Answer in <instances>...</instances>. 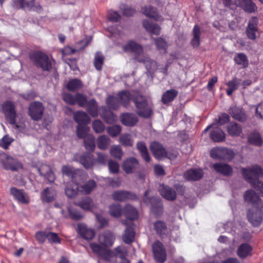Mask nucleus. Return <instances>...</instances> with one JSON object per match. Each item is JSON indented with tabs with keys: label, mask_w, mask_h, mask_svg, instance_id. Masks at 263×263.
<instances>
[{
	"label": "nucleus",
	"mask_w": 263,
	"mask_h": 263,
	"mask_svg": "<svg viewBox=\"0 0 263 263\" xmlns=\"http://www.w3.org/2000/svg\"><path fill=\"white\" fill-rule=\"evenodd\" d=\"M249 142L256 146H260L262 143V140L257 132H252L248 137Z\"/></svg>",
	"instance_id": "nucleus-48"
},
{
	"label": "nucleus",
	"mask_w": 263,
	"mask_h": 263,
	"mask_svg": "<svg viewBox=\"0 0 263 263\" xmlns=\"http://www.w3.org/2000/svg\"><path fill=\"white\" fill-rule=\"evenodd\" d=\"M115 240V237L113 233L109 231H106L98 236L99 242L105 248L112 246Z\"/></svg>",
	"instance_id": "nucleus-11"
},
{
	"label": "nucleus",
	"mask_w": 263,
	"mask_h": 263,
	"mask_svg": "<svg viewBox=\"0 0 263 263\" xmlns=\"http://www.w3.org/2000/svg\"><path fill=\"white\" fill-rule=\"evenodd\" d=\"M230 114L234 119L239 121H245L246 119V115L240 107H231L230 108Z\"/></svg>",
	"instance_id": "nucleus-26"
},
{
	"label": "nucleus",
	"mask_w": 263,
	"mask_h": 263,
	"mask_svg": "<svg viewBox=\"0 0 263 263\" xmlns=\"http://www.w3.org/2000/svg\"><path fill=\"white\" fill-rule=\"evenodd\" d=\"M223 147H215L211 149L210 152V156L212 158L215 159H221L223 157Z\"/></svg>",
	"instance_id": "nucleus-59"
},
{
	"label": "nucleus",
	"mask_w": 263,
	"mask_h": 263,
	"mask_svg": "<svg viewBox=\"0 0 263 263\" xmlns=\"http://www.w3.org/2000/svg\"><path fill=\"white\" fill-rule=\"evenodd\" d=\"M132 195L125 191H118L113 193L112 198L115 200L124 201L127 199H132Z\"/></svg>",
	"instance_id": "nucleus-49"
},
{
	"label": "nucleus",
	"mask_w": 263,
	"mask_h": 263,
	"mask_svg": "<svg viewBox=\"0 0 263 263\" xmlns=\"http://www.w3.org/2000/svg\"><path fill=\"white\" fill-rule=\"evenodd\" d=\"M142 13L147 17L159 21V16L155 8L151 6H145L142 9Z\"/></svg>",
	"instance_id": "nucleus-43"
},
{
	"label": "nucleus",
	"mask_w": 263,
	"mask_h": 263,
	"mask_svg": "<svg viewBox=\"0 0 263 263\" xmlns=\"http://www.w3.org/2000/svg\"><path fill=\"white\" fill-rule=\"evenodd\" d=\"M153 252L155 260L163 263L166 259V254L163 244L159 241H156L152 246Z\"/></svg>",
	"instance_id": "nucleus-8"
},
{
	"label": "nucleus",
	"mask_w": 263,
	"mask_h": 263,
	"mask_svg": "<svg viewBox=\"0 0 263 263\" xmlns=\"http://www.w3.org/2000/svg\"><path fill=\"white\" fill-rule=\"evenodd\" d=\"M213 168L218 173L226 176L231 174L232 172L231 167L225 163H215L213 164Z\"/></svg>",
	"instance_id": "nucleus-32"
},
{
	"label": "nucleus",
	"mask_w": 263,
	"mask_h": 263,
	"mask_svg": "<svg viewBox=\"0 0 263 263\" xmlns=\"http://www.w3.org/2000/svg\"><path fill=\"white\" fill-rule=\"evenodd\" d=\"M13 6L16 9L25 8L33 9L35 5L34 0H14Z\"/></svg>",
	"instance_id": "nucleus-35"
},
{
	"label": "nucleus",
	"mask_w": 263,
	"mask_h": 263,
	"mask_svg": "<svg viewBox=\"0 0 263 263\" xmlns=\"http://www.w3.org/2000/svg\"><path fill=\"white\" fill-rule=\"evenodd\" d=\"M110 155L119 160H121L123 155V151L120 145H114L110 148Z\"/></svg>",
	"instance_id": "nucleus-50"
},
{
	"label": "nucleus",
	"mask_w": 263,
	"mask_h": 263,
	"mask_svg": "<svg viewBox=\"0 0 263 263\" xmlns=\"http://www.w3.org/2000/svg\"><path fill=\"white\" fill-rule=\"evenodd\" d=\"M263 205L253 206L247 214L249 221L254 226H258L262 220Z\"/></svg>",
	"instance_id": "nucleus-5"
},
{
	"label": "nucleus",
	"mask_w": 263,
	"mask_h": 263,
	"mask_svg": "<svg viewBox=\"0 0 263 263\" xmlns=\"http://www.w3.org/2000/svg\"><path fill=\"white\" fill-rule=\"evenodd\" d=\"M89 247L93 253L97 254L104 261L110 260L115 255L113 250L106 249L103 246L96 242H91Z\"/></svg>",
	"instance_id": "nucleus-4"
},
{
	"label": "nucleus",
	"mask_w": 263,
	"mask_h": 263,
	"mask_svg": "<svg viewBox=\"0 0 263 263\" xmlns=\"http://www.w3.org/2000/svg\"><path fill=\"white\" fill-rule=\"evenodd\" d=\"M62 171L64 175L72 179L71 181H77L78 178H80V176L79 175L80 171L78 170H74L73 168L70 166H63Z\"/></svg>",
	"instance_id": "nucleus-27"
},
{
	"label": "nucleus",
	"mask_w": 263,
	"mask_h": 263,
	"mask_svg": "<svg viewBox=\"0 0 263 263\" xmlns=\"http://www.w3.org/2000/svg\"><path fill=\"white\" fill-rule=\"evenodd\" d=\"M83 86L82 82L77 79H73L70 80L66 85L67 89L71 91H75Z\"/></svg>",
	"instance_id": "nucleus-46"
},
{
	"label": "nucleus",
	"mask_w": 263,
	"mask_h": 263,
	"mask_svg": "<svg viewBox=\"0 0 263 263\" xmlns=\"http://www.w3.org/2000/svg\"><path fill=\"white\" fill-rule=\"evenodd\" d=\"M184 178L188 180H197L203 176V172L201 169H191L186 172Z\"/></svg>",
	"instance_id": "nucleus-29"
},
{
	"label": "nucleus",
	"mask_w": 263,
	"mask_h": 263,
	"mask_svg": "<svg viewBox=\"0 0 263 263\" xmlns=\"http://www.w3.org/2000/svg\"><path fill=\"white\" fill-rule=\"evenodd\" d=\"M160 192L161 195L168 200H174L176 198V194L175 191L167 186L161 185Z\"/></svg>",
	"instance_id": "nucleus-28"
},
{
	"label": "nucleus",
	"mask_w": 263,
	"mask_h": 263,
	"mask_svg": "<svg viewBox=\"0 0 263 263\" xmlns=\"http://www.w3.org/2000/svg\"><path fill=\"white\" fill-rule=\"evenodd\" d=\"M37 170L40 175L44 176L46 180L50 183L54 181L55 176L49 165L42 164Z\"/></svg>",
	"instance_id": "nucleus-18"
},
{
	"label": "nucleus",
	"mask_w": 263,
	"mask_h": 263,
	"mask_svg": "<svg viewBox=\"0 0 263 263\" xmlns=\"http://www.w3.org/2000/svg\"><path fill=\"white\" fill-rule=\"evenodd\" d=\"M155 44L160 53H165L167 47L166 42L161 37L155 39Z\"/></svg>",
	"instance_id": "nucleus-61"
},
{
	"label": "nucleus",
	"mask_w": 263,
	"mask_h": 263,
	"mask_svg": "<svg viewBox=\"0 0 263 263\" xmlns=\"http://www.w3.org/2000/svg\"><path fill=\"white\" fill-rule=\"evenodd\" d=\"M252 248L248 243L241 244L237 249V255L241 258L247 257L251 254Z\"/></svg>",
	"instance_id": "nucleus-39"
},
{
	"label": "nucleus",
	"mask_w": 263,
	"mask_h": 263,
	"mask_svg": "<svg viewBox=\"0 0 263 263\" xmlns=\"http://www.w3.org/2000/svg\"><path fill=\"white\" fill-rule=\"evenodd\" d=\"M85 148L88 151H93L95 148V140L93 135H89L84 139Z\"/></svg>",
	"instance_id": "nucleus-57"
},
{
	"label": "nucleus",
	"mask_w": 263,
	"mask_h": 263,
	"mask_svg": "<svg viewBox=\"0 0 263 263\" xmlns=\"http://www.w3.org/2000/svg\"><path fill=\"white\" fill-rule=\"evenodd\" d=\"M31 59L38 67H41L44 70H49L51 67V64L47 55L41 52H35L32 54Z\"/></svg>",
	"instance_id": "nucleus-6"
},
{
	"label": "nucleus",
	"mask_w": 263,
	"mask_h": 263,
	"mask_svg": "<svg viewBox=\"0 0 263 263\" xmlns=\"http://www.w3.org/2000/svg\"><path fill=\"white\" fill-rule=\"evenodd\" d=\"M81 208L87 211H92L93 204L92 199L89 197H86L77 204Z\"/></svg>",
	"instance_id": "nucleus-47"
},
{
	"label": "nucleus",
	"mask_w": 263,
	"mask_h": 263,
	"mask_svg": "<svg viewBox=\"0 0 263 263\" xmlns=\"http://www.w3.org/2000/svg\"><path fill=\"white\" fill-rule=\"evenodd\" d=\"M11 194L18 202L22 204H28L30 202L28 195L22 190H18L15 187L10 189Z\"/></svg>",
	"instance_id": "nucleus-13"
},
{
	"label": "nucleus",
	"mask_w": 263,
	"mask_h": 263,
	"mask_svg": "<svg viewBox=\"0 0 263 263\" xmlns=\"http://www.w3.org/2000/svg\"><path fill=\"white\" fill-rule=\"evenodd\" d=\"M1 157L2 159H5V161H3L2 163L3 167L7 170L16 171L18 167L21 166V164L15 160L11 157L6 156L4 153L1 155Z\"/></svg>",
	"instance_id": "nucleus-19"
},
{
	"label": "nucleus",
	"mask_w": 263,
	"mask_h": 263,
	"mask_svg": "<svg viewBox=\"0 0 263 263\" xmlns=\"http://www.w3.org/2000/svg\"><path fill=\"white\" fill-rule=\"evenodd\" d=\"M44 107L40 102H35L30 104L29 108V114L34 120H39L41 119Z\"/></svg>",
	"instance_id": "nucleus-10"
},
{
	"label": "nucleus",
	"mask_w": 263,
	"mask_h": 263,
	"mask_svg": "<svg viewBox=\"0 0 263 263\" xmlns=\"http://www.w3.org/2000/svg\"><path fill=\"white\" fill-rule=\"evenodd\" d=\"M79 192V187L77 181L69 182L65 189V194L68 198L74 197Z\"/></svg>",
	"instance_id": "nucleus-24"
},
{
	"label": "nucleus",
	"mask_w": 263,
	"mask_h": 263,
	"mask_svg": "<svg viewBox=\"0 0 263 263\" xmlns=\"http://www.w3.org/2000/svg\"><path fill=\"white\" fill-rule=\"evenodd\" d=\"M137 148L140 152L143 159L146 162L150 161L151 157L147 151L146 145L143 142H138L137 143Z\"/></svg>",
	"instance_id": "nucleus-40"
},
{
	"label": "nucleus",
	"mask_w": 263,
	"mask_h": 263,
	"mask_svg": "<svg viewBox=\"0 0 263 263\" xmlns=\"http://www.w3.org/2000/svg\"><path fill=\"white\" fill-rule=\"evenodd\" d=\"M110 140L109 137L106 135H101L98 137L97 139L98 147L102 150L106 149L110 144Z\"/></svg>",
	"instance_id": "nucleus-44"
},
{
	"label": "nucleus",
	"mask_w": 263,
	"mask_h": 263,
	"mask_svg": "<svg viewBox=\"0 0 263 263\" xmlns=\"http://www.w3.org/2000/svg\"><path fill=\"white\" fill-rule=\"evenodd\" d=\"M88 113L93 117H96L98 115V107L97 102L94 100H90L86 106Z\"/></svg>",
	"instance_id": "nucleus-42"
},
{
	"label": "nucleus",
	"mask_w": 263,
	"mask_h": 263,
	"mask_svg": "<svg viewBox=\"0 0 263 263\" xmlns=\"http://www.w3.org/2000/svg\"><path fill=\"white\" fill-rule=\"evenodd\" d=\"M120 103L119 98L114 96H109L106 99V103L110 109H117L119 106Z\"/></svg>",
	"instance_id": "nucleus-56"
},
{
	"label": "nucleus",
	"mask_w": 263,
	"mask_h": 263,
	"mask_svg": "<svg viewBox=\"0 0 263 263\" xmlns=\"http://www.w3.org/2000/svg\"><path fill=\"white\" fill-rule=\"evenodd\" d=\"M119 142L123 145L126 146H132L133 144V141L132 139L131 136L127 134H123L120 137Z\"/></svg>",
	"instance_id": "nucleus-60"
},
{
	"label": "nucleus",
	"mask_w": 263,
	"mask_h": 263,
	"mask_svg": "<svg viewBox=\"0 0 263 263\" xmlns=\"http://www.w3.org/2000/svg\"><path fill=\"white\" fill-rule=\"evenodd\" d=\"M118 98L120 103L124 107H127L129 100L132 99L131 94L127 91H122L118 93Z\"/></svg>",
	"instance_id": "nucleus-51"
},
{
	"label": "nucleus",
	"mask_w": 263,
	"mask_h": 263,
	"mask_svg": "<svg viewBox=\"0 0 263 263\" xmlns=\"http://www.w3.org/2000/svg\"><path fill=\"white\" fill-rule=\"evenodd\" d=\"M245 201L253 205V206L263 205V202L260 200L256 193L252 190L247 191L243 195Z\"/></svg>",
	"instance_id": "nucleus-15"
},
{
	"label": "nucleus",
	"mask_w": 263,
	"mask_h": 263,
	"mask_svg": "<svg viewBox=\"0 0 263 263\" xmlns=\"http://www.w3.org/2000/svg\"><path fill=\"white\" fill-rule=\"evenodd\" d=\"M56 196L55 191L52 188H46L41 194V199L44 202H49L53 200Z\"/></svg>",
	"instance_id": "nucleus-34"
},
{
	"label": "nucleus",
	"mask_w": 263,
	"mask_h": 263,
	"mask_svg": "<svg viewBox=\"0 0 263 263\" xmlns=\"http://www.w3.org/2000/svg\"><path fill=\"white\" fill-rule=\"evenodd\" d=\"M109 214L116 218L119 217L121 216L122 210L120 204H114L109 206Z\"/></svg>",
	"instance_id": "nucleus-58"
},
{
	"label": "nucleus",
	"mask_w": 263,
	"mask_h": 263,
	"mask_svg": "<svg viewBox=\"0 0 263 263\" xmlns=\"http://www.w3.org/2000/svg\"><path fill=\"white\" fill-rule=\"evenodd\" d=\"M237 5L249 12H254L257 9V7L251 0H237Z\"/></svg>",
	"instance_id": "nucleus-33"
},
{
	"label": "nucleus",
	"mask_w": 263,
	"mask_h": 263,
	"mask_svg": "<svg viewBox=\"0 0 263 263\" xmlns=\"http://www.w3.org/2000/svg\"><path fill=\"white\" fill-rule=\"evenodd\" d=\"M107 133L111 137H115L118 135L121 131V127L118 125L109 126L106 129Z\"/></svg>",
	"instance_id": "nucleus-62"
},
{
	"label": "nucleus",
	"mask_w": 263,
	"mask_h": 263,
	"mask_svg": "<svg viewBox=\"0 0 263 263\" xmlns=\"http://www.w3.org/2000/svg\"><path fill=\"white\" fill-rule=\"evenodd\" d=\"M210 137L214 142H220L225 140L226 135L219 127H216L212 130Z\"/></svg>",
	"instance_id": "nucleus-31"
},
{
	"label": "nucleus",
	"mask_w": 263,
	"mask_h": 263,
	"mask_svg": "<svg viewBox=\"0 0 263 263\" xmlns=\"http://www.w3.org/2000/svg\"><path fill=\"white\" fill-rule=\"evenodd\" d=\"M97 184L94 180H90L85 183L79 185V192L84 194H89L96 187Z\"/></svg>",
	"instance_id": "nucleus-36"
},
{
	"label": "nucleus",
	"mask_w": 263,
	"mask_h": 263,
	"mask_svg": "<svg viewBox=\"0 0 263 263\" xmlns=\"http://www.w3.org/2000/svg\"><path fill=\"white\" fill-rule=\"evenodd\" d=\"M241 85V79L236 77L233 78L231 81L226 83L228 88L227 89V93L230 96L233 92L237 90Z\"/></svg>",
	"instance_id": "nucleus-30"
},
{
	"label": "nucleus",
	"mask_w": 263,
	"mask_h": 263,
	"mask_svg": "<svg viewBox=\"0 0 263 263\" xmlns=\"http://www.w3.org/2000/svg\"><path fill=\"white\" fill-rule=\"evenodd\" d=\"M177 94L178 92L175 90H167L163 94L162 101L164 104L171 102L177 96Z\"/></svg>",
	"instance_id": "nucleus-52"
},
{
	"label": "nucleus",
	"mask_w": 263,
	"mask_h": 263,
	"mask_svg": "<svg viewBox=\"0 0 263 263\" xmlns=\"http://www.w3.org/2000/svg\"><path fill=\"white\" fill-rule=\"evenodd\" d=\"M73 119L74 121L78 123V125H86L90 122V118L84 111H78L74 113Z\"/></svg>",
	"instance_id": "nucleus-25"
},
{
	"label": "nucleus",
	"mask_w": 263,
	"mask_h": 263,
	"mask_svg": "<svg viewBox=\"0 0 263 263\" xmlns=\"http://www.w3.org/2000/svg\"><path fill=\"white\" fill-rule=\"evenodd\" d=\"M79 161L86 169L91 168L95 164L93 155L90 153H85L81 156Z\"/></svg>",
	"instance_id": "nucleus-22"
},
{
	"label": "nucleus",
	"mask_w": 263,
	"mask_h": 263,
	"mask_svg": "<svg viewBox=\"0 0 263 263\" xmlns=\"http://www.w3.org/2000/svg\"><path fill=\"white\" fill-rule=\"evenodd\" d=\"M228 134L232 136H238L241 133V127L237 123H231L227 126Z\"/></svg>",
	"instance_id": "nucleus-45"
},
{
	"label": "nucleus",
	"mask_w": 263,
	"mask_h": 263,
	"mask_svg": "<svg viewBox=\"0 0 263 263\" xmlns=\"http://www.w3.org/2000/svg\"><path fill=\"white\" fill-rule=\"evenodd\" d=\"M88 41L82 40L78 43L74 48L67 46L62 50L63 55H69L83 49L88 44Z\"/></svg>",
	"instance_id": "nucleus-23"
},
{
	"label": "nucleus",
	"mask_w": 263,
	"mask_h": 263,
	"mask_svg": "<svg viewBox=\"0 0 263 263\" xmlns=\"http://www.w3.org/2000/svg\"><path fill=\"white\" fill-rule=\"evenodd\" d=\"M61 214L63 215L64 217L66 218H70L73 220H80L83 218V215L76 211L74 209H72L70 207L67 208V211H65L64 210L61 211Z\"/></svg>",
	"instance_id": "nucleus-37"
},
{
	"label": "nucleus",
	"mask_w": 263,
	"mask_h": 263,
	"mask_svg": "<svg viewBox=\"0 0 263 263\" xmlns=\"http://www.w3.org/2000/svg\"><path fill=\"white\" fill-rule=\"evenodd\" d=\"M122 223L124 225L128 226L123 234L122 239L125 243L129 244L133 242L135 239V233L132 226L133 222L130 221L128 226L127 220H124L122 221Z\"/></svg>",
	"instance_id": "nucleus-16"
},
{
	"label": "nucleus",
	"mask_w": 263,
	"mask_h": 263,
	"mask_svg": "<svg viewBox=\"0 0 263 263\" xmlns=\"http://www.w3.org/2000/svg\"><path fill=\"white\" fill-rule=\"evenodd\" d=\"M88 102L85 96L81 93L76 94V103H77L79 106L86 107Z\"/></svg>",
	"instance_id": "nucleus-63"
},
{
	"label": "nucleus",
	"mask_w": 263,
	"mask_h": 263,
	"mask_svg": "<svg viewBox=\"0 0 263 263\" xmlns=\"http://www.w3.org/2000/svg\"><path fill=\"white\" fill-rule=\"evenodd\" d=\"M236 63L240 65L243 68H246L248 65V60L247 56L242 53H239L234 58Z\"/></svg>",
	"instance_id": "nucleus-54"
},
{
	"label": "nucleus",
	"mask_w": 263,
	"mask_h": 263,
	"mask_svg": "<svg viewBox=\"0 0 263 263\" xmlns=\"http://www.w3.org/2000/svg\"><path fill=\"white\" fill-rule=\"evenodd\" d=\"M120 121L125 126H133L137 123L138 119L135 114L125 113L121 115Z\"/></svg>",
	"instance_id": "nucleus-21"
},
{
	"label": "nucleus",
	"mask_w": 263,
	"mask_h": 263,
	"mask_svg": "<svg viewBox=\"0 0 263 263\" xmlns=\"http://www.w3.org/2000/svg\"><path fill=\"white\" fill-rule=\"evenodd\" d=\"M242 175L246 180L249 182L258 192L263 196V182L258 178L263 175L262 168L258 165H253L251 167L242 169Z\"/></svg>",
	"instance_id": "nucleus-2"
},
{
	"label": "nucleus",
	"mask_w": 263,
	"mask_h": 263,
	"mask_svg": "<svg viewBox=\"0 0 263 263\" xmlns=\"http://www.w3.org/2000/svg\"><path fill=\"white\" fill-rule=\"evenodd\" d=\"M200 30L197 25H195L193 29V39L191 44L194 47H197L200 44Z\"/></svg>",
	"instance_id": "nucleus-53"
},
{
	"label": "nucleus",
	"mask_w": 263,
	"mask_h": 263,
	"mask_svg": "<svg viewBox=\"0 0 263 263\" xmlns=\"http://www.w3.org/2000/svg\"><path fill=\"white\" fill-rule=\"evenodd\" d=\"M78 232L81 236L87 240H91L95 236L93 229L88 228L85 223H80L78 225Z\"/></svg>",
	"instance_id": "nucleus-12"
},
{
	"label": "nucleus",
	"mask_w": 263,
	"mask_h": 263,
	"mask_svg": "<svg viewBox=\"0 0 263 263\" xmlns=\"http://www.w3.org/2000/svg\"><path fill=\"white\" fill-rule=\"evenodd\" d=\"M139 165L138 161L136 158L131 157L125 160L122 166L126 174H131L139 167Z\"/></svg>",
	"instance_id": "nucleus-17"
},
{
	"label": "nucleus",
	"mask_w": 263,
	"mask_h": 263,
	"mask_svg": "<svg viewBox=\"0 0 263 263\" xmlns=\"http://www.w3.org/2000/svg\"><path fill=\"white\" fill-rule=\"evenodd\" d=\"M114 256L109 260L106 262H111L116 259L115 263H130V260L126 258L127 251L123 246H118L113 250Z\"/></svg>",
	"instance_id": "nucleus-7"
},
{
	"label": "nucleus",
	"mask_w": 263,
	"mask_h": 263,
	"mask_svg": "<svg viewBox=\"0 0 263 263\" xmlns=\"http://www.w3.org/2000/svg\"><path fill=\"white\" fill-rule=\"evenodd\" d=\"M124 213L125 216L131 220L136 219L138 217L136 209L130 205H126L124 208Z\"/></svg>",
	"instance_id": "nucleus-41"
},
{
	"label": "nucleus",
	"mask_w": 263,
	"mask_h": 263,
	"mask_svg": "<svg viewBox=\"0 0 263 263\" xmlns=\"http://www.w3.org/2000/svg\"><path fill=\"white\" fill-rule=\"evenodd\" d=\"M123 49L124 52H132L136 55V60L139 62L144 64L146 69L149 73H153L157 69V65L155 61L148 57H144L143 58L139 57L143 54L142 47L134 41H129L127 44L123 46Z\"/></svg>",
	"instance_id": "nucleus-1"
},
{
	"label": "nucleus",
	"mask_w": 263,
	"mask_h": 263,
	"mask_svg": "<svg viewBox=\"0 0 263 263\" xmlns=\"http://www.w3.org/2000/svg\"><path fill=\"white\" fill-rule=\"evenodd\" d=\"M89 127L86 125H78L77 126L76 134L77 136L79 138H84L85 139V138L87 137L88 134V132L89 130Z\"/></svg>",
	"instance_id": "nucleus-55"
},
{
	"label": "nucleus",
	"mask_w": 263,
	"mask_h": 263,
	"mask_svg": "<svg viewBox=\"0 0 263 263\" xmlns=\"http://www.w3.org/2000/svg\"><path fill=\"white\" fill-rule=\"evenodd\" d=\"M143 26L147 32L152 34L158 35L160 34V28L156 24H152L147 20H144L143 22Z\"/></svg>",
	"instance_id": "nucleus-38"
},
{
	"label": "nucleus",
	"mask_w": 263,
	"mask_h": 263,
	"mask_svg": "<svg viewBox=\"0 0 263 263\" xmlns=\"http://www.w3.org/2000/svg\"><path fill=\"white\" fill-rule=\"evenodd\" d=\"M150 149L155 157L157 159H162L166 156V151L163 146L158 142H153L150 145Z\"/></svg>",
	"instance_id": "nucleus-14"
},
{
	"label": "nucleus",
	"mask_w": 263,
	"mask_h": 263,
	"mask_svg": "<svg viewBox=\"0 0 263 263\" xmlns=\"http://www.w3.org/2000/svg\"><path fill=\"white\" fill-rule=\"evenodd\" d=\"M2 108L9 123L12 125H15L16 113L14 104L11 102L7 101L3 103Z\"/></svg>",
	"instance_id": "nucleus-9"
},
{
	"label": "nucleus",
	"mask_w": 263,
	"mask_h": 263,
	"mask_svg": "<svg viewBox=\"0 0 263 263\" xmlns=\"http://www.w3.org/2000/svg\"><path fill=\"white\" fill-rule=\"evenodd\" d=\"M137 108V113L140 117L144 118H149L152 114V109L146 102L145 98L139 95L133 99Z\"/></svg>",
	"instance_id": "nucleus-3"
},
{
	"label": "nucleus",
	"mask_w": 263,
	"mask_h": 263,
	"mask_svg": "<svg viewBox=\"0 0 263 263\" xmlns=\"http://www.w3.org/2000/svg\"><path fill=\"white\" fill-rule=\"evenodd\" d=\"M257 24L258 18L256 17H253L249 20L247 29V34L248 37L251 40H255L256 38V33L257 31Z\"/></svg>",
	"instance_id": "nucleus-20"
},
{
	"label": "nucleus",
	"mask_w": 263,
	"mask_h": 263,
	"mask_svg": "<svg viewBox=\"0 0 263 263\" xmlns=\"http://www.w3.org/2000/svg\"><path fill=\"white\" fill-rule=\"evenodd\" d=\"M154 227L157 233L160 235L164 234L166 230V224L161 221L155 222Z\"/></svg>",
	"instance_id": "nucleus-64"
}]
</instances>
